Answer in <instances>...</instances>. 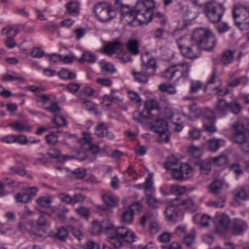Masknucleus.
<instances>
[{
    "label": "nucleus",
    "mask_w": 249,
    "mask_h": 249,
    "mask_svg": "<svg viewBox=\"0 0 249 249\" xmlns=\"http://www.w3.org/2000/svg\"><path fill=\"white\" fill-rule=\"evenodd\" d=\"M216 43L217 39L211 31L202 28L194 31L191 39L181 37L177 41L181 54L192 60L199 57L201 50L212 51Z\"/></svg>",
    "instance_id": "nucleus-1"
},
{
    "label": "nucleus",
    "mask_w": 249,
    "mask_h": 249,
    "mask_svg": "<svg viewBox=\"0 0 249 249\" xmlns=\"http://www.w3.org/2000/svg\"><path fill=\"white\" fill-rule=\"evenodd\" d=\"M80 3L76 0H71L68 2L65 5L66 13L71 15L77 16L79 14Z\"/></svg>",
    "instance_id": "nucleus-24"
},
{
    "label": "nucleus",
    "mask_w": 249,
    "mask_h": 249,
    "mask_svg": "<svg viewBox=\"0 0 249 249\" xmlns=\"http://www.w3.org/2000/svg\"><path fill=\"white\" fill-rule=\"evenodd\" d=\"M111 221L108 219H105L100 223L94 221L92 226V233L97 234L101 231H104L108 237V231L109 230Z\"/></svg>",
    "instance_id": "nucleus-14"
},
{
    "label": "nucleus",
    "mask_w": 249,
    "mask_h": 249,
    "mask_svg": "<svg viewBox=\"0 0 249 249\" xmlns=\"http://www.w3.org/2000/svg\"><path fill=\"white\" fill-rule=\"evenodd\" d=\"M97 57L95 54L89 52H84L78 61L80 63L87 62L89 63H94L96 62Z\"/></svg>",
    "instance_id": "nucleus-33"
},
{
    "label": "nucleus",
    "mask_w": 249,
    "mask_h": 249,
    "mask_svg": "<svg viewBox=\"0 0 249 249\" xmlns=\"http://www.w3.org/2000/svg\"><path fill=\"white\" fill-rule=\"evenodd\" d=\"M234 142L240 144V148L244 152H249V141L247 140V137L245 136L243 141L241 142Z\"/></svg>",
    "instance_id": "nucleus-64"
},
{
    "label": "nucleus",
    "mask_w": 249,
    "mask_h": 249,
    "mask_svg": "<svg viewBox=\"0 0 249 249\" xmlns=\"http://www.w3.org/2000/svg\"><path fill=\"white\" fill-rule=\"evenodd\" d=\"M102 198L103 201L107 206H102L99 207L100 210L106 213H110V208L108 207H114L117 205L118 199L113 194L109 192H105L102 195Z\"/></svg>",
    "instance_id": "nucleus-12"
},
{
    "label": "nucleus",
    "mask_w": 249,
    "mask_h": 249,
    "mask_svg": "<svg viewBox=\"0 0 249 249\" xmlns=\"http://www.w3.org/2000/svg\"><path fill=\"white\" fill-rule=\"evenodd\" d=\"M15 199L18 202L27 203L31 201L29 196L25 190L23 191L18 193L15 196Z\"/></svg>",
    "instance_id": "nucleus-48"
},
{
    "label": "nucleus",
    "mask_w": 249,
    "mask_h": 249,
    "mask_svg": "<svg viewBox=\"0 0 249 249\" xmlns=\"http://www.w3.org/2000/svg\"><path fill=\"white\" fill-rule=\"evenodd\" d=\"M133 215L134 212L131 211V209L128 207L123 211L122 214L121 220L126 223H131L133 220Z\"/></svg>",
    "instance_id": "nucleus-37"
},
{
    "label": "nucleus",
    "mask_w": 249,
    "mask_h": 249,
    "mask_svg": "<svg viewBox=\"0 0 249 249\" xmlns=\"http://www.w3.org/2000/svg\"><path fill=\"white\" fill-rule=\"evenodd\" d=\"M248 79L247 77L242 76L240 77L235 78L234 79H229L228 81L227 85L231 88H235L239 85H246L248 82Z\"/></svg>",
    "instance_id": "nucleus-31"
},
{
    "label": "nucleus",
    "mask_w": 249,
    "mask_h": 249,
    "mask_svg": "<svg viewBox=\"0 0 249 249\" xmlns=\"http://www.w3.org/2000/svg\"><path fill=\"white\" fill-rule=\"evenodd\" d=\"M31 227V225H29L26 220H20L18 223V229L23 233L27 232Z\"/></svg>",
    "instance_id": "nucleus-60"
},
{
    "label": "nucleus",
    "mask_w": 249,
    "mask_h": 249,
    "mask_svg": "<svg viewBox=\"0 0 249 249\" xmlns=\"http://www.w3.org/2000/svg\"><path fill=\"white\" fill-rule=\"evenodd\" d=\"M142 71H133L132 74L136 81L146 84L148 81L149 77L154 75L157 69L156 59L151 57L148 53L142 54Z\"/></svg>",
    "instance_id": "nucleus-3"
},
{
    "label": "nucleus",
    "mask_w": 249,
    "mask_h": 249,
    "mask_svg": "<svg viewBox=\"0 0 249 249\" xmlns=\"http://www.w3.org/2000/svg\"><path fill=\"white\" fill-rule=\"evenodd\" d=\"M159 134V141L160 142L166 143L169 141L170 136L169 134L168 129L165 131H163Z\"/></svg>",
    "instance_id": "nucleus-63"
},
{
    "label": "nucleus",
    "mask_w": 249,
    "mask_h": 249,
    "mask_svg": "<svg viewBox=\"0 0 249 249\" xmlns=\"http://www.w3.org/2000/svg\"><path fill=\"white\" fill-rule=\"evenodd\" d=\"M59 132L58 131L57 133L51 132L50 134L46 136V139L47 142L50 144L55 145L56 144L58 141V135L57 133Z\"/></svg>",
    "instance_id": "nucleus-59"
},
{
    "label": "nucleus",
    "mask_w": 249,
    "mask_h": 249,
    "mask_svg": "<svg viewBox=\"0 0 249 249\" xmlns=\"http://www.w3.org/2000/svg\"><path fill=\"white\" fill-rule=\"evenodd\" d=\"M94 12L99 20L105 22L113 18L116 16V12L112 6L109 3L99 2L94 6Z\"/></svg>",
    "instance_id": "nucleus-8"
},
{
    "label": "nucleus",
    "mask_w": 249,
    "mask_h": 249,
    "mask_svg": "<svg viewBox=\"0 0 249 249\" xmlns=\"http://www.w3.org/2000/svg\"><path fill=\"white\" fill-rule=\"evenodd\" d=\"M248 228L247 223L242 220H236L232 227V232L234 234L239 235L242 233Z\"/></svg>",
    "instance_id": "nucleus-25"
},
{
    "label": "nucleus",
    "mask_w": 249,
    "mask_h": 249,
    "mask_svg": "<svg viewBox=\"0 0 249 249\" xmlns=\"http://www.w3.org/2000/svg\"><path fill=\"white\" fill-rule=\"evenodd\" d=\"M100 65L102 71L105 74H112L116 71L114 65L112 63L108 62L106 60H101L100 62Z\"/></svg>",
    "instance_id": "nucleus-29"
},
{
    "label": "nucleus",
    "mask_w": 249,
    "mask_h": 249,
    "mask_svg": "<svg viewBox=\"0 0 249 249\" xmlns=\"http://www.w3.org/2000/svg\"><path fill=\"white\" fill-rule=\"evenodd\" d=\"M159 89L162 92H166L172 94H175L176 92V90L173 86L171 85H166L164 84L160 85Z\"/></svg>",
    "instance_id": "nucleus-58"
},
{
    "label": "nucleus",
    "mask_w": 249,
    "mask_h": 249,
    "mask_svg": "<svg viewBox=\"0 0 249 249\" xmlns=\"http://www.w3.org/2000/svg\"><path fill=\"white\" fill-rule=\"evenodd\" d=\"M222 188V183L219 180L213 182L210 186V189L212 193L217 194L219 191Z\"/></svg>",
    "instance_id": "nucleus-55"
},
{
    "label": "nucleus",
    "mask_w": 249,
    "mask_h": 249,
    "mask_svg": "<svg viewBox=\"0 0 249 249\" xmlns=\"http://www.w3.org/2000/svg\"><path fill=\"white\" fill-rule=\"evenodd\" d=\"M204 116L207 120H210L211 122H215L217 117H218L214 109L213 110L209 108L205 109Z\"/></svg>",
    "instance_id": "nucleus-46"
},
{
    "label": "nucleus",
    "mask_w": 249,
    "mask_h": 249,
    "mask_svg": "<svg viewBox=\"0 0 249 249\" xmlns=\"http://www.w3.org/2000/svg\"><path fill=\"white\" fill-rule=\"evenodd\" d=\"M224 141L222 139H210L207 141L208 147L212 152H216L220 147L221 143Z\"/></svg>",
    "instance_id": "nucleus-36"
},
{
    "label": "nucleus",
    "mask_w": 249,
    "mask_h": 249,
    "mask_svg": "<svg viewBox=\"0 0 249 249\" xmlns=\"http://www.w3.org/2000/svg\"><path fill=\"white\" fill-rule=\"evenodd\" d=\"M177 74L173 65L167 68L162 74V76L166 80H171L174 77L177 76Z\"/></svg>",
    "instance_id": "nucleus-40"
},
{
    "label": "nucleus",
    "mask_w": 249,
    "mask_h": 249,
    "mask_svg": "<svg viewBox=\"0 0 249 249\" xmlns=\"http://www.w3.org/2000/svg\"><path fill=\"white\" fill-rule=\"evenodd\" d=\"M8 125L11 127L14 130L18 132H30L31 130V127L27 124L20 121H16L10 123Z\"/></svg>",
    "instance_id": "nucleus-22"
},
{
    "label": "nucleus",
    "mask_w": 249,
    "mask_h": 249,
    "mask_svg": "<svg viewBox=\"0 0 249 249\" xmlns=\"http://www.w3.org/2000/svg\"><path fill=\"white\" fill-rule=\"evenodd\" d=\"M220 225L215 228L216 232L223 234L227 231L230 227L231 221L228 215L222 214L219 219Z\"/></svg>",
    "instance_id": "nucleus-19"
},
{
    "label": "nucleus",
    "mask_w": 249,
    "mask_h": 249,
    "mask_svg": "<svg viewBox=\"0 0 249 249\" xmlns=\"http://www.w3.org/2000/svg\"><path fill=\"white\" fill-rule=\"evenodd\" d=\"M232 131L234 142L243 141L245 136H249V122L246 125L241 122H236L233 125Z\"/></svg>",
    "instance_id": "nucleus-10"
},
{
    "label": "nucleus",
    "mask_w": 249,
    "mask_h": 249,
    "mask_svg": "<svg viewBox=\"0 0 249 249\" xmlns=\"http://www.w3.org/2000/svg\"><path fill=\"white\" fill-rule=\"evenodd\" d=\"M18 32V30L17 28L9 26L3 28L1 30V33L2 35H6L7 38H14L17 36Z\"/></svg>",
    "instance_id": "nucleus-38"
},
{
    "label": "nucleus",
    "mask_w": 249,
    "mask_h": 249,
    "mask_svg": "<svg viewBox=\"0 0 249 249\" xmlns=\"http://www.w3.org/2000/svg\"><path fill=\"white\" fill-rule=\"evenodd\" d=\"M150 129L153 131L159 133L168 129L167 123L164 119L156 120L151 123Z\"/></svg>",
    "instance_id": "nucleus-21"
},
{
    "label": "nucleus",
    "mask_w": 249,
    "mask_h": 249,
    "mask_svg": "<svg viewBox=\"0 0 249 249\" xmlns=\"http://www.w3.org/2000/svg\"><path fill=\"white\" fill-rule=\"evenodd\" d=\"M234 51H227L225 52L221 57V61L224 65H228L232 62L233 58Z\"/></svg>",
    "instance_id": "nucleus-45"
},
{
    "label": "nucleus",
    "mask_w": 249,
    "mask_h": 249,
    "mask_svg": "<svg viewBox=\"0 0 249 249\" xmlns=\"http://www.w3.org/2000/svg\"><path fill=\"white\" fill-rule=\"evenodd\" d=\"M233 195L235 200L238 199L245 200L249 197L247 192L243 187H238L233 191Z\"/></svg>",
    "instance_id": "nucleus-34"
},
{
    "label": "nucleus",
    "mask_w": 249,
    "mask_h": 249,
    "mask_svg": "<svg viewBox=\"0 0 249 249\" xmlns=\"http://www.w3.org/2000/svg\"><path fill=\"white\" fill-rule=\"evenodd\" d=\"M51 100V96L49 94H36L35 96V100L38 105L44 108L46 107V104Z\"/></svg>",
    "instance_id": "nucleus-32"
},
{
    "label": "nucleus",
    "mask_w": 249,
    "mask_h": 249,
    "mask_svg": "<svg viewBox=\"0 0 249 249\" xmlns=\"http://www.w3.org/2000/svg\"><path fill=\"white\" fill-rule=\"evenodd\" d=\"M202 87L203 83L201 81L192 80L191 81L190 92L192 93H196L201 89Z\"/></svg>",
    "instance_id": "nucleus-50"
},
{
    "label": "nucleus",
    "mask_w": 249,
    "mask_h": 249,
    "mask_svg": "<svg viewBox=\"0 0 249 249\" xmlns=\"http://www.w3.org/2000/svg\"><path fill=\"white\" fill-rule=\"evenodd\" d=\"M52 123L55 124V127L58 128L60 127L65 126L67 125V121L65 117L58 114L52 119Z\"/></svg>",
    "instance_id": "nucleus-39"
},
{
    "label": "nucleus",
    "mask_w": 249,
    "mask_h": 249,
    "mask_svg": "<svg viewBox=\"0 0 249 249\" xmlns=\"http://www.w3.org/2000/svg\"><path fill=\"white\" fill-rule=\"evenodd\" d=\"M156 4L154 0H138L136 4V8L137 11L140 12L142 8H144L145 10L144 14L141 15L142 17H145L147 20H152V16L153 10L155 8Z\"/></svg>",
    "instance_id": "nucleus-11"
},
{
    "label": "nucleus",
    "mask_w": 249,
    "mask_h": 249,
    "mask_svg": "<svg viewBox=\"0 0 249 249\" xmlns=\"http://www.w3.org/2000/svg\"><path fill=\"white\" fill-rule=\"evenodd\" d=\"M87 171L83 168H77L71 171V174L77 179H82L86 175Z\"/></svg>",
    "instance_id": "nucleus-54"
},
{
    "label": "nucleus",
    "mask_w": 249,
    "mask_h": 249,
    "mask_svg": "<svg viewBox=\"0 0 249 249\" xmlns=\"http://www.w3.org/2000/svg\"><path fill=\"white\" fill-rule=\"evenodd\" d=\"M191 114L196 118L199 117L202 114V109L196 104H192L189 107Z\"/></svg>",
    "instance_id": "nucleus-47"
},
{
    "label": "nucleus",
    "mask_w": 249,
    "mask_h": 249,
    "mask_svg": "<svg viewBox=\"0 0 249 249\" xmlns=\"http://www.w3.org/2000/svg\"><path fill=\"white\" fill-rule=\"evenodd\" d=\"M104 50L105 53L108 54L119 53L123 50V45L119 41L110 42L105 46Z\"/></svg>",
    "instance_id": "nucleus-23"
},
{
    "label": "nucleus",
    "mask_w": 249,
    "mask_h": 249,
    "mask_svg": "<svg viewBox=\"0 0 249 249\" xmlns=\"http://www.w3.org/2000/svg\"><path fill=\"white\" fill-rule=\"evenodd\" d=\"M178 202L179 203V206H182L184 209H189L192 211L196 209L195 204L192 199L188 198L182 200H180L178 199Z\"/></svg>",
    "instance_id": "nucleus-44"
},
{
    "label": "nucleus",
    "mask_w": 249,
    "mask_h": 249,
    "mask_svg": "<svg viewBox=\"0 0 249 249\" xmlns=\"http://www.w3.org/2000/svg\"><path fill=\"white\" fill-rule=\"evenodd\" d=\"M178 198H175L170 205L167 207L165 211V215L167 218L171 221L175 220L177 217V208L179 206Z\"/></svg>",
    "instance_id": "nucleus-16"
},
{
    "label": "nucleus",
    "mask_w": 249,
    "mask_h": 249,
    "mask_svg": "<svg viewBox=\"0 0 249 249\" xmlns=\"http://www.w3.org/2000/svg\"><path fill=\"white\" fill-rule=\"evenodd\" d=\"M173 65L178 78L188 76L190 69V65L188 63L182 62Z\"/></svg>",
    "instance_id": "nucleus-17"
},
{
    "label": "nucleus",
    "mask_w": 249,
    "mask_h": 249,
    "mask_svg": "<svg viewBox=\"0 0 249 249\" xmlns=\"http://www.w3.org/2000/svg\"><path fill=\"white\" fill-rule=\"evenodd\" d=\"M152 176L149 174L146 178L145 181L143 185L145 195L147 197V203L151 207L156 208L158 207L159 201L153 196V194L154 192Z\"/></svg>",
    "instance_id": "nucleus-9"
},
{
    "label": "nucleus",
    "mask_w": 249,
    "mask_h": 249,
    "mask_svg": "<svg viewBox=\"0 0 249 249\" xmlns=\"http://www.w3.org/2000/svg\"><path fill=\"white\" fill-rule=\"evenodd\" d=\"M36 201L38 205V206L40 207V208H45L46 210L47 211L48 209H50V208L52 207V206H51V203L52 202V200L50 198L46 196H42L37 198L36 199ZM37 210L39 212H40L39 210H41L39 208H37ZM41 211H43V210H41Z\"/></svg>",
    "instance_id": "nucleus-30"
},
{
    "label": "nucleus",
    "mask_w": 249,
    "mask_h": 249,
    "mask_svg": "<svg viewBox=\"0 0 249 249\" xmlns=\"http://www.w3.org/2000/svg\"><path fill=\"white\" fill-rule=\"evenodd\" d=\"M95 134L99 137H107L110 140L114 138V134L107 131V126L103 123H99L97 125L95 128Z\"/></svg>",
    "instance_id": "nucleus-20"
},
{
    "label": "nucleus",
    "mask_w": 249,
    "mask_h": 249,
    "mask_svg": "<svg viewBox=\"0 0 249 249\" xmlns=\"http://www.w3.org/2000/svg\"><path fill=\"white\" fill-rule=\"evenodd\" d=\"M233 18L236 25L241 30L249 29V14L248 7L238 4L232 9Z\"/></svg>",
    "instance_id": "nucleus-5"
},
{
    "label": "nucleus",
    "mask_w": 249,
    "mask_h": 249,
    "mask_svg": "<svg viewBox=\"0 0 249 249\" xmlns=\"http://www.w3.org/2000/svg\"><path fill=\"white\" fill-rule=\"evenodd\" d=\"M140 45L138 40L131 39L127 43L128 51L133 55H136L139 53Z\"/></svg>",
    "instance_id": "nucleus-28"
},
{
    "label": "nucleus",
    "mask_w": 249,
    "mask_h": 249,
    "mask_svg": "<svg viewBox=\"0 0 249 249\" xmlns=\"http://www.w3.org/2000/svg\"><path fill=\"white\" fill-rule=\"evenodd\" d=\"M188 151L195 158H199L201 156V149L194 145L190 146L188 149Z\"/></svg>",
    "instance_id": "nucleus-53"
},
{
    "label": "nucleus",
    "mask_w": 249,
    "mask_h": 249,
    "mask_svg": "<svg viewBox=\"0 0 249 249\" xmlns=\"http://www.w3.org/2000/svg\"><path fill=\"white\" fill-rule=\"evenodd\" d=\"M212 163L211 159H209L208 160H199L196 162L195 164L199 166V169L202 174H208L211 170Z\"/></svg>",
    "instance_id": "nucleus-26"
},
{
    "label": "nucleus",
    "mask_w": 249,
    "mask_h": 249,
    "mask_svg": "<svg viewBox=\"0 0 249 249\" xmlns=\"http://www.w3.org/2000/svg\"><path fill=\"white\" fill-rule=\"evenodd\" d=\"M39 211L41 213L49 216H52L54 214L58 217L61 219L64 218L65 217L66 214L69 212V210L66 207L62 205H59L56 207L53 206L47 211Z\"/></svg>",
    "instance_id": "nucleus-13"
},
{
    "label": "nucleus",
    "mask_w": 249,
    "mask_h": 249,
    "mask_svg": "<svg viewBox=\"0 0 249 249\" xmlns=\"http://www.w3.org/2000/svg\"><path fill=\"white\" fill-rule=\"evenodd\" d=\"M226 8L222 4L214 1H208L204 4L203 12L212 23H217L223 16Z\"/></svg>",
    "instance_id": "nucleus-4"
},
{
    "label": "nucleus",
    "mask_w": 249,
    "mask_h": 249,
    "mask_svg": "<svg viewBox=\"0 0 249 249\" xmlns=\"http://www.w3.org/2000/svg\"><path fill=\"white\" fill-rule=\"evenodd\" d=\"M58 28L59 25L53 22H48L43 26V30L49 32L52 34H53L55 32L58 31Z\"/></svg>",
    "instance_id": "nucleus-51"
},
{
    "label": "nucleus",
    "mask_w": 249,
    "mask_h": 249,
    "mask_svg": "<svg viewBox=\"0 0 249 249\" xmlns=\"http://www.w3.org/2000/svg\"><path fill=\"white\" fill-rule=\"evenodd\" d=\"M109 227L108 231V241L115 248H121L123 241L129 243L135 241V234L128 228L124 226L115 228L111 221Z\"/></svg>",
    "instance_id": "nucleus-2"
},
{
    "label": "nucleus",
    "mask_w": 249,
    "mask_h": 249,
    "mask_svg": "<svg viewBox=\"0 0 249 249\" xmlns=\"http://www.w3.org/2000/svg\"><path fill=\"white\" fill-rule=\"evenodd\" d=\"M59 76L63 79H73L76 76V73L70 71L67 69H62L58 73Z\"/></svg>",
    "instance_id": "nucleus-42"
},
{
    "label": "nucleus",
    "mask_w": 249,
    "mask_h": 249,
    "mask_svg": "<svg viewBox=\"0 0 249 249\" xmlns=\"http://www.w3.org/2000/svg\"><path fill=\"white\" fill-rule=\"evenodd\" d=\"M229 108L228 102L225 99H219L214 104V109L218 117L226 115Z\"/></svg>",
    "instance_id": "nucleus-15"
},
{
    "label": "nucleus",
    "mask_w": 249,
    "mask_h": 249,
    "mask_svg": "<svg viewBox=\"0 0 249 249\" xmlns=\"http://www.w3.org/2000/svg\"><path fill=\"white\" fill-rule=\"evenodd\" d=\"M228 104L229 106V110H230L234 114H238L242 109L241 105L236 100L231 101L230 103L228 102Z\"/></svg>",
    "instance_id": "nucleus-41"
},
{
    "label": "nucleus",
    "mask_w": 249,
    "mask_h": 249,
    "mask_svg": "<svg viewBox=\"0 0 249 249\" xmlns=\"http://www.w3.org/2000/svg\"><path fill=\"white\" fill-rule=\"evenodd\" d=\"M68 234L69 232L66 228L64 227H62L58 229L56 236L58 239L64 241L68 236Z\"/></svg>",
    "instance_id": "nucleus-56"
},
{
    "label": "nucleus",
    "mask_w": 249,
    "mask_h": 249,
    "mask_svg": "<svg viewBox=\"0 0 249 249\" xmlns=\"http://www.w3.org/2000/svg\"><path fill=\"white\" fill-rule=\"evenodd\" d=\"M179 160L178 159L174 157H170L169 158L168 161L164 164L165 168L167 170H171L173 168L174 166L178 164Z\"/></svg>",
    "instance_id": "nucleus-57"
},
{
    "label": "nucleus",
    "mask_w": 249,
    "mask_h": 249,
    "mask_svg": "<svg viewBox=\"0 0 249 249\" xmlns=\"http://www.w3.org/2000/svg\"><path fill=\"white\" fill-rule=\"evenodd\" d=\"M189 138L192 140L198 139L201 136L200 131L196 128H193L188 132Z\"/></svg>",
    "instance_id": "nucleus-61"
},
{
    "label": "nucleus",
    "mask_w": 249,
    "mask_h": 249,
    "mask_svg": "<svg viewBox=\"0 0 249 249\" xmlns=\"http://www.w3.org/2000/svg\"><path fill=\"white\" fill-rule=\"evenodd\" d=\"M17 166H11L10 168L11 173L12 174H17L21 176H25L27 175L29 178H31V176L28 175L27 172L25 168V166L20 161L17 162Z\"/></svg>",
    "instance_id": "nucleus-27"
},
{
    "label": "nucleus",
    "mask_w": 249,
    "mask_h": 249,
    "mask_svg": "<svg viewBox=\"0 0 249 249\" xmlns=\"http://www.w3.org/2000/svg\"><path fill=\"white\" fill-rule=\"evenodd\" d=\"M160 106L155 100L146 101L144 104V108L141 112H133V118L139 122L142 123L145 119H154V115L151 112L153 110H160Z\"/></svg>",
    "instance_id": "nucleus-6"
},
{
    "label": "nucleus",
    "mask_w": 249,
    "mask_h": 249,
    "mask_svg": "<svg viewBox=\"0 0 249 249\" xmlns=\"http://www.w3.org/2000/svg\"><path fill=\"white\" fill-rule=\"evenodd\" d=\"M195 233L192 231L190 233L186 234L183 238V242L187 246H192L195 242Z\"/></svg>",
    "instance_id": "nucleus-52"
},
{
    "label": "nucleus",
    "mask_w": 249,
    "mask_h": 249,
    "mask_svg": "<svg viewBox=\"0 0 249 249\" xmlns=\"http://www.w3.org/2000/svg\"><path fill=\"white\" fill-rule=\"evenodd\" d=\"M122 18H125V20L129 24H131V22L135 19H137L142 23H146L151 20H147L144 19L145 17H142L141 15H142L145 13L144 8H142L141 11H137L136 6L134 10L130 9L129 6L127 5L124 4L123 7H122L121 10L120 11Z\"/></svg>",
    "instance_id": "nucleus-7"
},
{
    "label": "nucleus",
    "mask_w": 249,
    "mask_h": 249,
    "mask_svg": "<svg viewBox=\"0 0 249 249\" xmlns=\"http://www.w3.org/2000/svg\"><path fill=\"white\" fill-rule=\"evenodd\" d=\"M211 162L218 166H222L226 164L228 161V157L226 155L221 154L216 157L210 158Z\"/></svg>",
    "instance_id": "nucleus-43"
},
{
    "label": "nucleus",
    "mask_w": 249,
    "mask_h": 249,
    "mask_svg": "<svg viewBox=\"0 0 249 249\" xmlns=\"http://www.w3.org/2000/svg\"><path fill=\"white\" fill-rule=\"evenodd\" d=\"M179 167L185 180L188 179L192 176L193 168L189 164L186 163H182Z\"/></svg>",
    "instance_id": "nucleus-35"
},
{
    "label": "nucleus",
    "mask_w": 249,
    "mask_h": 249,
    "mask_svg": "<svg viewBox=\"0 0 249 249\" xmlns=\"http://www.w3.org/2000/svg\"><path fill=\"white\" fill-rule=\"evenodd\" d=\"M47 224V222L45 218L41 215L38 219L36 225L34 223L31 222V231L36 235L42 236L44 231H42L41 230Z\"/></svg>",
    "instance_id": "nucleus-18"
},
{
    "label": "nucleus",
    "mask_w": 249,
    "mask_h": 249,
    "mask_svg": "<svg viewBox=\"0 0 249 249\" xmlns=\"http://www.w3.org/2000/svg\"><path fill=\"white\" fill-rule=\"evenodd\" d=\"M45 109L55 114V116L61 111V107L58 103L55 102L51 103L49 106L45 107Z\"/></svg>",
    "instance_id": "nucleus-49"
},
{
    "label": "nucleus",
    "mask_w": 249,
    "mask_h": 249,
    "mask_svg": "<svg viewBox=\"0 0 249 249\" xmlns=\"http://www.w3.org/2000/svg\"><path fill=\"white\" fill-rule=\"evenodd\" d=\"M230 169L234 172L237 176H240L243 173V170L238 162H235L231 164Z\"/></svg>",
    "instance_id": "nucleus-62"
}]
</instances>
